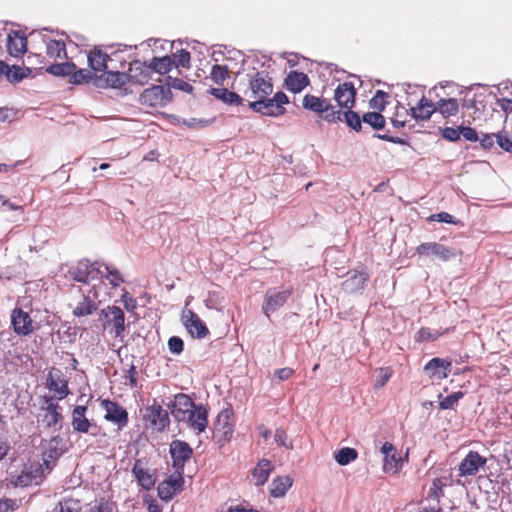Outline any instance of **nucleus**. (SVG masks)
<instances>
[{"label":"nucleus","mask_w":512,"mask_h":512,"mask_svg":"<svg viewBox=\"0 0 512 512\" xmlns=\"http://www.w3.org/2000/svg\"><path fill=\"white\" fill-rule=\"evenodd\" d=\"M272 93L271 79L259 72L250 77L249 85L243 92L245 99L249 102V108L254 112L271 117L283 115L288 97L283 92H277L270 98Z\"/></svg>","instance_id":"nucleus-1"},{"label":"nucleus","mask_w":512,"mask_h":512,"mask_svg":"<svg viewBox=\"0 0 512 512\" xmlns=\"http://www.w3.org/2000/svg\"><path fill=\"white\" fill-rule=\"evenodd\" d=\"M106 285L100 282L98 285L82 290V297L73 307V315L75 317H85L94 313L100 303L107 300Z\"/></svg>","instance_id":"nucleus-2"},{"label":"nucleus","mask_w":512,"mask_h":512,"mask_svg":"<svg viewBox=\"0 0 512 512\" xmlns=\"http://www.w3.org/2000/svg\"><path fill=\"white\" fill-rule=\"evenodd\" d=\"M103 327L115 338H123L125 330V315L118 306H107L100 313Z\"/></svg>","instance_id":"nucleus-3"},{"label":"nucleus","mask_w":512,"mask_h":512,"mask_svg":"<svg viewBox=\"0 0 512 512\" xmlns=\"http://www.w3.org/2000/svg\"><path fill=\"white\" fill-rule=\"evenodd\" d=\"M99 267V262L90 263L88 260H81L71 269L70 274L75 281L85 283L91 288L99 280V273H101Z\"/></svg>","instance_id":"nucleus-4"},{"label":"nucleus","mask_w":512,"mask_h":512,"mask_svg":"<svg viewBox=\"0 0 512 512\" xmlns=\"http://www.w3.org/2000/svg\"><path fill=\"white\" fill-rule=\"evenodd\" d=\"M171 101V91L164 86L154 85L145 89L139 97V102L148 107H164Z\"/></svg>","instance_id":"nucleus-5"},{"label":"nucleus","mask_w":512,"mask_h":512,"mask_svg":"<svg viewBox=\"0 0 512 512\" xmlns=\"http://www.w3.org/2000/svg\"><path fill=\"white\" fill-rule=\"evenodd\" d=\"M144 421L156 431H163L170 423L168 412L156 402L146 408Z\"/></svg>","instance_id":"nucleus-6"},{"label":"nucleus","mask_w":512,"mask_h":512,"mask_svg":"<svg viewBox=\"0 0 512 512\" xmlns=\"http://www.w3.org/2000/svg\"><path fill=\"white\" fill-rule=\"evenodd\" d=\"M101 407L105 411L104 419L116 425L119 430L128 424V412L119 403L104 399Z\"/></svg>","instance_id":"nucleus-7"},{"label":"nucleus","mask_w":512,"mask_h":512,"mask_svg":"<svg viewBox=\"0 0 512 512\" xmlns=\"http://www.w3.org/2000/svg\"><path fill=\"white\" fill-rule=\"evenodd\" d=\"M181 321L193 338L202 339L209 334V330L205 323L190 309L185 308L182 311Z\"/></svg>","instance_id":"nucleus-8"},{"label":"nucleus","mask_w":512,"mask_h":512,"mask_svg":"<svg viewBox=\"0 0 512 512\" xmlns=\"http://www.w3.org/2000/svg\"><path fill=\"white\" fill-rule=\"evenodd\" d=\"M291 295L290 289H270L266 292L264 302L262 305V311L266 316H270L281 308L288 300Z\"/></svg>","instance_id":"nucleus-9"},{"label":"nucleus","mask_w":512,"mask_h":512,"mask_svg":"<svg viewBox=\"0 0 512 512\" xmlns=\"http://www.w3.org/2000/svg\"><path fill=\"white\" fill-rule=\"evenodd\" d=\"M487 459L476 451H469L458 465V472L461 477L475 476L480 469L484 468Z\"/></svg>","instance_id":"nucleus-10"},{"label":"nucleus","mask_w":512,"mask_h":512,"mask_svg":"<svg viewBox=\"0 0 512 512\" xmlns=\"http://www.w3.org/2000/svg\"><path fill=\"white\" fill-rule=\"evenodd\" d=\"M130 81L128 73L119 71H105L95 76L94 85L98 88H122Z\"/></svg>","instance_id":"nucleus-11"},{"label":"nucleus","mask_w":512,"mask_h":512,"mask_svg":"<svg viewBox=\"0 0 512 512\" xmlns=\"http://www.w3.org/2000/svg\"><path fill=\"white\" fill-rule=\"evenodd\" d=\"M195 403L186 394H177L169 406L172 416L178 421L183 422L189 418V413L195 408Z\"/></svg>","instance_id":"nucleus-12"},{"label":"nucleus","mask_w":512,"mask_h":512,"mask_svg":"<svg viewBox=\"0 0 512 512\" xmlns=\"http://www.w3.org/2000/svg\"><path fill=\"white\" fill-rule=\"evenodd\" d=\"M417 254L431 258H438L447 261L456 255V252L435 242H427L417 247Z\"/></svg>","instance_id":"nucleus-13"},{"label":"nucleus","mask_w":512,"mask_h":512,"mask_svg":"<svg viewBox=\"0 0 512 512\" xmlns=\"http://www.w3.org/2000/svg\"><path fill=\"white\" fill-rule=\"evenodd\" d=\"M451 368L450 361L435 357L424 366V372L432 381H441L448 376Z\"/></svg>","instance_id":"nucleus-14"},{"label":"nucleus","mask_w":512,"mask_h":512,"mask_svg":"<svg viewBox=\"0 0 512 512\" xmlns=\"http://www.w3.org/2000/svg\"><path fill=\"white\" fill-rule=\"evenodd\" d=\"M232 414L230 409H224L218 414L214 422L215 433L221 441L229 440L232 437L234 431Z\"/></svg>","instance_id":"nucleus-15"},{"label":"nucleus","mask_w":512,"mask_h":512,"mask_svg":"<svg viewBox=\"0 0 512 512\" xmlns=\"http://www.w3.org/2000/svg\"><path fill=\"white\" fill-rule=\"evenodd\" d=\"M47 406L42 408L41 423L47 428H54L55 430L60 429L62 425V414L60 407L57 403H54L51 399L46 400Z\"/></svg>","instance_id":"nucleus-16"},{"label":"nucleus","mask_w":512,"mask_h":512,"mask_svg":"<svg viewBox=\"0 0 512 512\" xmlns=\"http://www.w3.org/2000/svg\"><path fill=\"white\" fill-rule=\"evenodd\" d=\"M170 454L173 460L174 469H184V465L192 455L191 447L183 441L174 440L170 444Z\"/></svg>","instance_id":"nucleus-17"},{"label":"nucleus","mask_w":512,"mask_h":512,"mask_svg":"<svg viewBox=\"0 0 512 512\" xmlns=\"http://www.w3.org/2000/svg\"><path fill=\"white\" fill-rule=\"evenodd\" d=\"M188 416L189 418H185L183 422H186L193 431L197 434L205 431L208 425V410L205 406L196 405Z\"/></svg>","instance_id":"nucleus-18"},{"label":"nucleus","mask_w":512,"mask_h":512,"mask_svg":"<svg viewBox=\"0 0 512 512\" xmlns=\"http://www.w3.org/2000/svg\"><path fill=\"white\" fill-rule=\"evenodd\" d=\"M356 90L352 83L345 82L339 84L335 89L334 99L338 106L345 109H351L355 102Z\"/></svg>","instance_id":"nucleus-19"},{"label":"nucleus","mask_w":512,"mask_h":512,"mask_svg":"<svg viewBox=\"0 0 512 512\" xmlns=\"http://www.w3.org/2000/svg\"><path fill=\"white\" fill-rule=\"evenodd\" d=\"M11 322L14 332L18 335H28L33 331L30 315L20 308H15L11 314Z\"/></svg>","instance_id":"nucleus-20"},{"label":"nucleus","mask_w":512,"mask_h":512,"mask_svg":"<svg viewBox=\"0 0 512 512\" xmlns=\"http://www.w3.org/2000/svg\"><path fill=\"white\" fill-rule=\"evenodd\" d=\"M128 76L130 78L129 82L138 85H145L151 79L150 65L146 66L140 61H134L129 66Z\"/></svg>","instance_id":"nucleus-21"},{"label":"nucleus","mask_w":512,"mask_h":512,"mask_svg":"<svg viewBox=\"0 0 512 512\" xmlns=\"http://www.w3.org/2000/svg\"><path fill=\"white\" fill-rule=\"evenodd\" d=\"M7 49L11 56L19 57L26 52L27 39L20 32H13L8 35Z\"/></svg>","instance_id":"nucleus-22"},{"label":"nucleus","mask_w":512,"mask_h":512,"mask_svg":"<svg viewBox=\"0 0 512 512\" xmlns=\"http://www.w3.org/2000/svg\"><path fill=\"white\" fill-rule=\"evenodd\" d=\"M87 59L91 70L95 74L97 72L104 73L106 71L110 57L100 49L95 48L89 52Z\"/></svg>","instance_id":"nucleus-23"},{"label":"nucleus","mask_w":512,"mask_h":512,"mask_svg":"<svg viewBox=\"0 0 512 512\" xmlns=\"http://www.w3.org/2000/svg\"><path fill=\"white\" fill-rule=\"evenodd\" d=\"M87 407L84 405L76 406L72 411V427L75 431L87 433L91 427L89 419L86 417Z\"/></svg>","instance_id":"nucleus-24"},{"label":"nucleus","mask_w":512,"mask_h":512,"mask_svg":"<svg viewBox=\"0 0 512 512\" xmlns=\"http://www.w3.org/2000/svg\"><path fill=\"white\" fill-rule=\"evenodd\" d=\"M436 112V104L422 97L417 106L411 108V116L415 120H428Z\"/></svg>","instance_id":"nucleus-25"},{"label":"nucleus","mask_w":512,"mask_h":512,"mask_svg":"<svg viewBox=\"0 0 512 512\" xmlns=\"http://www.w3.org/2000/svg\"><path fill=\"white\" fill-rule=\"evenodd\" d=\"M133 475L137 479L139 485L144 489L150 490L155 484V478L153 475L144 467V463L141 460H137L132 469Z\"/></svg>","instance_id":"nucleus-26"},{"label":"nucleus","mask_w":512,"mask_h":512,"mask_svg":"<svg viewBox=\"0 0 512 512\" xmlns=\"http://www.w3.org/2000/svg\"><path fill=\"white\" fill-rule=\"evenodd\" d=\"M274 466L271 461L261 459L252 471V479L257 486H262L266 483L270 473L273 471Z\"/></svg>","instance_id":"nucleus-27"},{"label":"nucleus","mask_w":512,"mask_h":512,"mask_svg":"<svg viewBox=\"0 0 512 512\" xmlns=\"http://www.w3.org/2000/svg\"><path fill=\"white\" fill-rule=\"evenodd\" d=\"M293 485V478L289 475L277 476L270 484V494L275 498H281L285 496L287 491Z\"/></svg>","instance_id":"nucleus-28"},{"label":"nucleus","mask_w":512,"mask_h":512,"mask_svg":"<svg viewBox=\"0 0 512 512\" xmlns=\"http://www.w3.org/2000/svg\"><path fill=\"white\" fill-rule=\"evenodd\" d=\"M43 41L46 44L47 55L54 60L66 57L65 43L62 39L56 40L44 35Z\"/></svg>","instance_id":"nucleus-29"},{"label":"nucleus","mask_w":512,"mask_h":512,"mask_svg":"<svg viewBox=\"0 0 512 512\" xmlns=\"http://www.w3.org/2000/svg\"><path fill=\"white\" fill-rule=\"evenodd\" d=\"M367 275L363 272L348 273L347 279L343 282V289L348 293H356L363 289Z\"/></svg>","instance_id":"nucleus-30"},{"label":"nucleus","mask_w":512,"mask_h":512,"mask_svg":"<svg viewBox=\"0 0 512 512\" xmlns=\"http://www.w3.org/2000/svg\"><path fill=\"white\" fill-rule=\"evenodd\" d=\"M285 83L288 90L298 93L309 84V79L302 72L291 71L286 77Z\"/></svg>","instance_id":"nucleus-31"},{"label":"nucleus","mask_w":512,"mask_h":512,"mask_svg":"<svg viewBox=\"0 0 512 512\" xmlns=\"http://www.w3.org/2000/svg\"><path fill=\"white\" fill-rule=\"evenodd\" d=\"M436 112L444 118L457 115L459 112V101L456 98H440L436 103Z\"/></svg>","instance_id":"nucleus-32"},{"label":"nucleus","mask_w":512,"mask_h":512,"mask_svg":"<svg viewBox=\"0 0 512 512\" xmlns=\"http://www.w3.org/2000/svg\"><path fill=\"white\" fill-rule=\"evenodd\" d=\"M99 270L101 273H99V280H97L96 285H98L100 282H102L105 285L103 279L109 281L112 287H117L120 285V283L123 282L122 275L117 269L112 268L106 264L100 263Z\"/></svg>","instance_id":"nucleus-33"},{"label":"nucleus","mask_w":512,"mask_h":512,"mask_svg":"<svg viewBox=\"0 0 512 512\" xmlns=\"http://www.w3.org/2000/svg\"><path fill=\"white\" fill-rule=\"evenodd\" d=\"M302 105L305 109L317 113H323L324 111H328L331 108V104L328 100L314 95L304 96Z\"/></svg>","instance_id":"nucleus-34"},{"label":"nucleus","mask_w":512,"mask_h":512,"mask_svg":"<svg viewBox=\"0 0 512 512\" xmlns=\"http://www.w3.org/2000/svg\"><path fill=\"white\" fill-rule=\"evenodd\" d=\"M210 93L227 104L240 105L244 98L226 88H212Z\"/></svg>","instance_id":"nucleus-35"},{"label":"nucleus","mask_w":512,"mask_h":512,"mask_svg":"<svg viewBox=\"0 0 512 512\" xmlns=\"http://www.w3.org/2000/svg\"><path fill=\"white\" fill-rule=\"evenodd\" d=\"M151 70L164 75L168 73L173 65V60L169 56L154 57L149 63Z\"/></svg>","instance_id":"nucleus-36"},{"label":"nucleus","mask_w":512,"mask_h":512,"mask_svg":"<svg viewBox=\"0 0 512 512\" xmlns=\"http://www.w3.org/2000/svg\"><path fill=\"white\" fill-rule=\"evenodd\" d=\"M357 455L358 453L355 449L344 447L335 453L334 459L339 465L345 466L354 461Z\"/></svg>","instance_id":"nucleus-37"},{"label":"nucleus","mask_w":512,"mask_h":512,"mask_svg":"<svg viewBox=\"0 0 512 512\" xmlns=\"http://www.w3.org/2000/svg\"><path fill=\"white\" fill-rule=\"evenodd\" d=\"M96 74L88 69H75L71 73L70 82L73 84H84L95 80Z\"/></svg>","instance_id":"nucleus-38"},{"label":"nucleus","mask_w":512,"mask_h":512,"mask_svg":"<svg viewBox=\"0 0 512 512\" xmlns=\"http://www.w3.org/2000/svg\"><path fill=\"white\" fill-rule=\"evenodd\" d=\"M75 69L76 65L74 63L65 62L50 65L47 68V72L55 76H71V73Z\"/></svg>","instance_id":"nucleus-39"},{"label":"nucleus","mask_w":512,"mask_h":512,"mask_svg":"<svg viewBox=\"0 0 512 512\" xmlns=\"http://www.w3.org/2000/svg\"><path fill=\"white\" fill-rule=\"evenodd\" d=\"M402 467V458L397 452L384 457V470L396 474Z\"/></svg>","instance_id":"nucleus-40"},{"label":"nucleus","mask_w":512,"mask_h":512,"mask_svg":"<svg viewBox=\"0 0 512 512\" xmlns=\"http://www.w3.org/2000/svg\"><path fill=\"white\" fill-rule=\"evenodd\" d=\"M82 506L78 499L67 498L60 501L55 508L56 512H80Z\"/></svg>","instance_id":"nucleus-41"},{"label":"nucleus","mask_w":512,"mask_h":512,"mask_svg":"<svg viewBox=\"0 0 512 512\" xmlns=\"http://www.w3.org/2000/svg\"><path fill=\"white\" fill-rule=\"evenodd\" d=\"M495 138L503 150L512 153V132L508 128L504 127L501 132L495 134Z\"/></svg>","instance_id":"nucleus-42"},{"label":"nucleus","mask_w":512,"mask_h":512,"mask_svg":"<svg viewBox=\"0 0 512 512\" xmlns=\"http://www.w3.org/2000/svg\"><path fill=\"white\" fill-rule=\"evenodd\" d=\"M363 122L374 129L380 130L384 128L385 118L379 112H368L363 115Z\"/></svg>","instance_id":"nucleus-43"},{"label":"nucleus","mask_w":512,"mask_h":512,"mask_svg":"<svg viewBox=\"0 0 512 512\" xmlns=\"http://www.w3.org/2000/svg\"><path fill=\"white\" fill-rule=\"evenodd\" d=\"M164 482L169 484V486L174 488L176 492L179 493L182 490L184 484L183 470L175 469V472L170 475L168 479L164 480Z\"/></svg>","instance_id":"nucleus-44"},{"label":"nucleus","mask_w":512,"mask_h":512,"mask_svg":"<svg viewBox=\"0 0 512 512\" xmlns=\"http://www.w3.org/2000/svg\"><path fill=\"white\" fill-rule=\"evenodd\" d=\"M345 121L348 126L353 128L356 131H359L361 129V119L360 116L354 112L351 111V109H348L347 111L343 112L342 115V121Z\"/></svg>","instance_id":"nucleus-45"},{"label":"nucleus","mask_w":512,"mask_h":512,"mask_svg":"<svg viewBox=\"0 0 512 512\" xmlns=\"http://www.w3.org/2000/svg\"><path fill=\"white\" fill-rule=\"evenodd\" d=\"M463 396H464V394L461 391L454 392V393L446 396L445 398H443L440 401L439 406L442 410L452 409V408H454L455 405H457L458 401Z\"/></svg>","instance_id":"nucleus-46"},{"label":"nucleus","mask_w":512,"mask_h":512,"mask_svg":"<svg viewBox=\"0 0 512 512\" xmlns=\"http://www.w3.org/2000/svg\"><path fill=\"white\" fill-rule=\"evenodd\" d=\"M228 76V69L226 66L214 65L211 70V79L216 84H223Z\"/></svg>","instance_id":"nucleus-47"},{"label":"nucleus","mask_w":512,"mask_h":512,"mask_svg":"<svg viewBox=\"0 0 512 512\" xmlns=\"http://www.w3.org/2000/svg\"><path fill=\"white\" fill-rule=\"evenodd\" d=\"M48 386L51 390L57 392L59 399H62L68 395V386L65 381L50 379Z\"/></svg>","instance_id":"nucleus-48"},{"label":"nucleus","mask_w":512,"mask_h":512,"mask_svg":"<svg viewBox=\"0 0 512 512\" xmlns=\"http://www.w3.org/2000/svg\"><path fill=\"white\" fill-rule=\"evenodd\" d=\"M204 302L208 309L221 310L222 298L216 291H209Z\"/></svg>","instance_id":"nucleus-49"},{"label":"nucleus","mask_w":512,"mask_h":512,"mask_svg":"<svg viewBox=\"0 0 512 512\" xmlns=\"http://www.w3.org/2000/svg\"><path fill=\"white\" fill-rule=\"evenodd\" d=\"M173 63L177 67L189 68L190 66V53L185 50L177 51L173 54Z\"/></svg>","instance_id":"nucleus-50"},{"label":"nucleus","mask_w":512,"mask_h":512,"mask_svg":"<svg viewBox=\"0 0 512 512\" xmlns=\"http://www.w3.org/2000/svg\"><path fill=\"white\" fill-rule=\"evenodd\" d=\"M177 494L176 490L166 482H161L158 486V495L162 500L169 501Z\"/></svg>","instance_id":"nucleus-51"},{"label":"nucleus","mask_w":512,"mask_h":512,"mask_svg":"<svg viewBox=\"0 0 512 512\" xmlns=\"http://www.w3.org/2000/svg\"><path fill=\"white\" fill-rule=\"evenodd\" d=\"M5 75L10 82H18L22 80L25 76L23 69L21 67L13 66L10 68L8 65Z\"/></svg>","instance_id":"nucleus-52"},{"label":"nucleus","mask_w":512,"mask_h":512,"mask_svg":"<svg viewBox=\"0 0 512 512\" xmlns=\"http://www.w3.org/2000/svg\"><path fill=\"white\" fill-rule=\"evenodd\" d=\"M387 94L383 91L378 90L375 96L370 100V107L377 110H383L385 108V99Z\"/></svg>","instance_id":"nucleus-53"},{"label":"nucleus","mask_w":512,"mask_h":512,"mask_svg":"<svg viewBox=\"0 0 512 512\" xmlns=\"http://www.w3.org/2000/svg\"><path fill=\"white\" fill-rule=\"evenodd\" d=\"M168 85H169V87H168L169 89L174 88V89L184 91L187 93H191L193 90V87L189 83H187L186 81L179 79V78L170 79L168 82Z\"/></svg>","instance_id":"nucleus-54"},{"label":"nucleus","mask_w":512,"mask_h":512,"mask_svg":"<svg viewBox=\"0 0 512 512\" xmlns=\"http://www.w3.org/2000/svg\"><path fill=\"white\" fill-rule=\"evenodd\" d=\"M59 442L60 439L58 437H54L53 439H51V441L49 442L48 449L45 452L47 458L57 459L63 453V450H58L57 448Z\"/></svg>","instance_id":"nucleus-55"},{"label":"nucleus","mask_w":512,"mask_h":512,"mask_svg":"<svg viewBox=\"0 0 512 512\" xmlns=\"http://www.w3.org/2000/svg\"><path fill=\"white\" fill-rule=\"evenodd\" d=\"M391 375H392V371L390 368H380L378 371V376H377L376 382H375V387L376 388L383 387L388 382Z\"/></svg>","instance_id":"nucleus-56"},{"label":"nucleus","mask_w":512,"mask_h":512,"mask_svg":"<svg viewBox=\"0 0 512 512\" xmlns=\"http://www.w3.org/2000/svg\"><path fill=\"white\" fill-rule=\"evenodd\" d=\"M446 486V483L443 482V480L441 478H436L433 480L432 482V487H431V493H432V496L439 500L443 495V488Z\"/></svg>","instance_id":"nucleus-57"},{"label":"nucleus","mask_w":512,"mask_h":512,"mask_svg":"<svg viewBox=\"0 0 512 512\" xmlns=\"http://www.w3.org/2000/svg\"><path fill=\"white\" fill-rule=\"evenodd\" d=\"M183 340L177 336H173L168 340V348L173 354H180L183 351Z\"/></svg>","instance_id":"nucleus-58"},{"label":"nucleus","mask_w":512,"mask_h":512,"mask_svg":"<svg viewBox=\"0 0 512 512\" xmlns=\"http://www.w3.org/2000/svg\"><path fill=\"white\" fill-rule=\"evenodd\" d=\"M121 302L128 312H133L137 307L136 299L130 296L126 290H124L121 296Z\"/></svg>","instance_id":"nucleus-59"},{"label":"nucleus","mask_w":512,"mask_h":512,"mask_svg":"<svg viewBox=\"0 0 512 512\" xmlns=\"http://www.w3.org/2000/svg\"><path fill=\"white\" fill-rule=\"evenodd\" d=\"M441 134L449 141H457L460 139V126L458 128L446 127Z\"/></svg>","instance_id":"nucleus-60"},{"label":"nucleus","mask_w":512,"mask_h":512,"mask_svg":"<svg viewBox=\"0 0 512 512\" xmlns=\"http://www.w3.org/2000/svg\"><path fill=\"white\" fill-rule=\"evenodd\" d=\"M274 441L280 446L292 449V444L287 441L286 433L282 429H277L274 434Z\"/></svg>","instance_id":"nucleus-61"},{"label":"nucleus","mask_w":512,"mask_h":512,"mask_svg":"<svg viewBox=\"0 0 512 512\" xmlns=\"http://www.w3.org/2000/svg\"><path fill=\"white\" fill-rule=\"evenodd\" d=\"M431 221H438V222H444L449 224H456V220L452 215H450L447 212H440L437 214H433L430 216Z\"/></svg>","instance_id":"nucleus-62"},{"label":"nucleus","mask_w":512,"mask_h":512,"mask_svg":"<svg viewBox=\"0 0 512 512\" xmlns=\"http://www.w3.org/2000/svg\"><path fill=\"white\" fill-rule=\"evenodd\" d=\"M294 374V370L290 367H284L275 370L274 378L278 379V381H283L289 379Z\"/></svg>","instance_id":"nucleus-63"},{"label":"nucleus","mask_w":512,"mask_h":512,"mask_svg":"<svg viewBox=\"0 0 512 512\" xmlns=\"http://www.w3.org/2000/svg\"><path fill=\"white\" fill-rule=\"evenodd\" d=\"M497 105L506 113V118H508L509 116H512V100L511 99L499 98V99H497Z\"/></svg>","instance_id":"nucleus-64"}]
</instances>
